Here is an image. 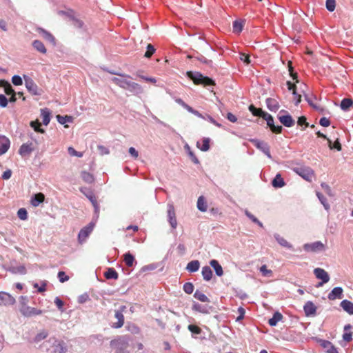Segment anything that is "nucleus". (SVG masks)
<instances>
[{"instance_id":"59","label":"nucleus","mask_w":353,"mask_h":353,"mask_svg":"<svg viewBox=\"0 0 353 353\" xmlns=\"http://www.w3.org/2000/svg\"><path fill=\"white\" fill-rule=\"evenodd\" d=\"M12 82L15 85H21L23 83L21 77L18 75H14L12 77Z\"/></svg>"},{"instance_id":"2","label":"nucleus","mask_w":353,"mask_h":353,"mask_svg":"<svg viewBox=\"0 0 353 353\" xmlns=\"http://www.w3.org/2000/svg\"><path fill=\"white\" fill-rule=\"evenodd\" d=\"M42 346L49 353H66L68 350L66 342L54 337L50 338L45 341Z\"/></svg>"},{"instance_id":"60","label":"nucleus","mask_w":353,"mask_h":353,"mask_svg":"<svg viewBox=\"0 0 353 353\" xmlns=\"http://www.w3.org/2000/svg\"><path fill=\"white\" fill-rule=\"evenodd\" d=\"M58 278L61 283H63L67 281L69 279V276L65 274V273L63 271H60L58 273Z\"/></svg>"},{"instance_id":"29","label":"nucleus","mask_w":353,"mask_h":353,"mask_svg":"<svg viewBox=\"0 0 353 353\" xmlns=\"http://www.w3.org/2000/svg\"><path fill=\"white\" fill-rule=\"evenodd\" d=\"M50 112L48 109L44 108L41 110V117H42L43 123L45 125H48L50 121Z\"/></svg>"},{"instance_id":"47","label":"nucleus","mask_w":353,"mask_h":353,"mask_svg":"<svg viewBox=\"0 0 353 353\" xmlns=\"http://www.w3.org/2000/svg\"><path fill=\"white\" fill-rule=\"evenodd\" d=\"M30 126L32 128H34V131H36L37 132L43 133L45 132L43 129L40 128L41 123H39V121L38 120L31 121Z\"/></svg>"},{"instance_id":"44","label":"nucleus","mask_w":353,"mask_h":353,"mask_svg":"<svg viewBox=\"0 0 353 353\" xmlns=\"http://www.w3.org/2000/svg\"><path fill=\"white\" fill-rule=\"evenodd\" d=\"M81 176L83 180L88 183H92L94 181L93 176L88 172H82Z\"/></svg>"},{"instance_id":"26","label":"nucleus","mask_w":353,"mask_h":353,"mask_svg":"<svg viewBox=\"0 0 353 353\" xmlns=\"http://www.w3.org/2000/svg\"><path fill=\"white\" fill-rule=\"evenodd\" d=\"M285 182L280 174H277L272 181V185L276 188H282L285 185Z\"/></svg>"},{"instance_id":"11","label":"nucleus","mask_w":353,"mask_h":353,"mask_svg":"<svg viewBox=\"0 0 353 353\" xmlns=\"http://www.w3.org/2000/svg\"><path fill=\"white\" fill-rule=\"evenodd\" d=\"M286 111L281 110L279 112V115L278 116L279 120L280 122L285 127H292L295 124L294 120L290 114L282 115V113H285Z\"/></svg>"},{"instance_id":"56","label":"nucleus","mask_w":353,"mask_h":353,"mask_svg":"<svg viewBox=\"0 0 353 353\" xmlns=\"http://www.w3.org/2000/svg\"><path fill=\"white\" fill-rule=\"evenodd\" d=\"M154 47L152 44H148L147 46V51L145 52L144 56L147 58H150L154 53Z\"/></svg>"},{"instance_id":"36","label":"nucleus","mask_w":353,"mask_h":353,"mask_svg":"<svg viewBox=\"0 0 353 353\" xmlns=\"http://www.w3.org/2000/svg\"><path fill=\"white\" fill-rule=\"evenodd\" d=\"M202 276L205 281H210L212 276V271L208 266H204L202 268Z\"/></svg>"},{"instance_id":"35","label":"nucleus","mask_w":353,"mask_h":353,"mask_svg":"<svg viewBox=\"0 0 353 353\" xmlns=\"http://www.w3.org/2000/svg\"><path fill=\"white\" fill-rule=\"evenodd\" d=\"M104 276L107 279H117L119 277L118 273L113 268H108L104 273Z\"/></svg>"},{"instance_id":"57","label":"nucleus","mask_w":353,"mask_h":353,"mask_svg":"<svg viewBox=\"0 0 353 353\" xmlns=\"http://www.w3.org/2000/svg\"><path fill=\"white\" fill-rule=\"evenodd\" d=\"M183 288L185 292L189 294H192L194 291V285L191 283H185Z\"/></svg>"},{"instance_id":"41","label":"nucleus","mask_w":353,"mask_h":353,"mask_svg":"<svg viewBox=\"0 0 353 353\" xmlns=\"http://www.w3.org/2000/svg\"><path fill=\"white\" fill-rule=\"evenodd\" d=\"M57 119L58 122L61 124H65L66 123H72L73 121V118L71 116H61L57 115Z\"/></svg>"},{"instance_id":"42","label":"nucleus","mask_w":353,"mask_h":353,"mask_svg":"<svg viewBox=\"0 0 353 353\" xmlns=\"http://www.w3.org/2000/svg\"><path fill=\"white\" fill-rule=\"evenodd\" d=\"M316 196L319 199L321 204L323 205L326 210H328L330 208V204L327 202L326 198L319 192H316Z\"/></svg>"},{"instance_id":"45","label":"nucleus","mask_w":353,"mask_h":353,"mask_svg":"<svg viewBox=\"0 0 353 353\" xmlns=\"http://www.w3.org/2000/svg\"><path fill=\"white\" fill-rule=\"evenodd\" d=\"M34 310H35L34 307H29V306H26V307H23L21 309V313L24 316H33L34 315Z\"/></svg>"},{"instance_id":"19","label":"nucleus","mask_w":353,"mask_h":353,"mask_svg":"<svg viewBox=\"0 0 353 353\" xmlns=\"http://www.w3.org/2000/svg\"><path fill=\"white\" fill-rule=\"evenodd\" d=\"M304 312L306 316L314 315L316 311V307L312 301H307L304 307Z\"/></svg>"},{"instance_id":"13","label":"nucleus","mask_w":353,"mask_h":353,"mask_svg":"<svg viewBox=\"0 0 353 353\" xmlns=\"http://www.w3.org/2000/svg\"><path fill=\"white\" fill-rule=\"evenodd\" d=\"M323 244L320 241H316L312 243H305L303 248L307 252H316L323 249Z\"/></svg>"},{"instance_id":"51","label":"nucleus","mask_w":353,"mask_h":353,"mask_svg":"<svg viewBox=\"0 0 353 353\" xmlns=\"http://www.w3.org/2000/svg\"><path fill=\"white\" fill-rule=\"evenodd\" d=\"M185 149L187 150L190 157L191 158L192 161L194 163H199V160L198 159L196 158V157L194 155V154L193 153V152L191 150L190 146L188 145H185Z\"/></svg>"},{"instance_id":"53","label":"nucleus","mask_w":353,"mask_h":353,"mask_svg":"<svg viewBox=\"0 0 353 353\" xmlns=\"http://www.w3.org/2000/svg\"><path fill=\"white\" fill-rule=\"evenodd\" d=\"M326 8L330 12H332L335 10L336 8V1L335 0H327L325 3Z\"/></svg>"},{"instance_id":"50","label":"nucleus","mask_w":353,"mask_h":353,"mask_svg":"<svg viewBox=\"0 0 353 353\" xmlns=\"http://www.w3.org/2000/svg\"><path fill=\"white\" fill-rule=\"evenodd\" d=\"M260 272L263 276L270 277L272 275V271L267 268L266 265H263L260 268Z\"/></svg>"},{"instance_id":"8","label":"nucleus","mask_w":353,"mask_h":353,"mask_svg":"<svg viewBox=\"0 0 353 353\" xmlns=\"http://www.w3.org/2000/svg\"><path fill=\"white\" fill-rule=\"evenodd\" d=\"M251 142L256 148L261 150L269 159H272L270 148L265 142L257 139H252L251 140Z\"/></svg>"},{"instance_id":"16","label":"nucleus","mask_w":353,"mask_h":353,"mask_svg":"<svg viewBox=\"0 0 353 353\" xmlns=\"http://www.w3.org/2000/svg\"><path fill=\"white\" fill-rule=\"evenodd\" d=\"M10 147V141L4 136H0V155L6 153Z\"/></svg>"},{"instance_id":"15","label":"nucleus","mask_w":353,"mask_h":353,"mask_svg":"<svg viewBox=\"0 0 353 353\" xmlns=\"http://www.w3.org/2000/svg\"><path fill=\"white\" fill-rule=\"evenodd\" d=\"M25 84L28 90L31 92L32 94H38L37 92V85L34 83V82L30 78L25 79Z\"/></svg>"},{"instance_id":"37","label":"nucleus","mask_w":353,"mask_h":353,"mask_svg":"<svg viewBox=\"0 0 353 353\" xmlns=\"http://www.w3.org/2000/svg\"><path fill=\"white\" fill-rule=\"evenodd\" d=\"M245 21L243 20H236L233 23V32L240 33L244 26Z\"/></svg>"},{"instance_id":"40","label":"nucleus","mask_w":353,"mask_h":353,"mask_svg":"<svg viewBox=\"0 0 353 353\" xmlns=\"http://www.w3.org/2000/svg\"><path fill=\"white\" fill-rule=\"evenodd\" d=\"M353 105V101L351 99H343L341 103V108L343 110H347Z\"/></svg>"},{"instance_id":"10","label":"nucleus","mask_w":353,"mask_h":353,"mask_svg":"<svg viewBox=\"0 0 353 353\" xmlns=\"http://www.w3.org/2000/svg\"><path fill=\"white\" fill-rule=\"evenodd\" d=\"M168 220L171 227L173 229H176L177 226V221L176 219L174 208L172 203H169L168 205Z\"/></svg>"},{"instance_id":"48","label":"nucleus","mask_w":353,"mask_h":353,"mask_svg":"<svg viewBox=\"0 0 353 353\" xmlns=\"http://www.w3.org/2000/svg\"><path fill=\"white\" fill-rule=\"evenodd\" d=\"M327 140L328 143V146L330 149L335 148L338 151L341 150V145L338 139L334 142V144L332 143V141L330 139H327Z\"/></svg>"},{"instance_id":"31","label":"nucleus","mask_w":353,"mask_h":353,"mask_svg":"<svg viewBox=\"0 0 353 353\" xmlns=\"http://www.w3.org/2000/svg\"><path fill=\"white\" fill-rule=\"evenodd\" d=\"M210 138H203L202 140V145H200V143L197 142L196 146L201 151L206 152V151L209 150V149H210Z\"/></svg>"},{"instance_id":"54","label":"nucleus","mask_w":353,"mask_h":353,"mask_svg":"<svg viewBox=\"0 0 353 353\" xmlns=\"http://www.w3.org/2000/svg\"><path fill=\"white\" fill-rule=\"evenodd\" d=\"M188 330L194 334H200L201 333V329L195 325H189Z\"/></svg>"},{"instance_id":"1","label":"nucleus","mask_w":353,"mask_h":353,"mask_svg":"<svg viewBox=\"0 0 353 353\" xmlns=\"http://www.w3.org/2000/svg\"><path fill=\"white\" fill-rule=\"evenodd\" d=\"M114 74L120 76V77H114L112 79V82L116 85L123 89L128 90V91L135 94H141L143 92L142 87L139 84L130 81V76L128 74H121L117 73Z\"/></svg>"},{"instance_id":"64","label":"nucleus","mask_w":353,"mask_h":353,"mask_svg":"<svg viewBox=\"0 0 353 353\" xmlns=\"http://www.w3.org/2000/svg\"><path fill=\"white\" fill-rule=\"evenodd\" d=\"M8 99L3 94H0V106L6 108L8 105Z\"/></svg>"},{"instance_id":"17","label":"nucleus","mask_w":353,"mask_h":353,"mask_svg":"<svg viewBox=\"0 0 353 353\" xmlns=\"http://www.w3.org/2000/svg\"><path fill=\"white\" fill-rule=\"evenodd\" d=\"M343 289L341 287L334 288L328 294L330 300H334L336 299H342Z\"/></svg>"},{"instance_id":"25","label":"nucleus","mask_w":353,"mask_h":353,"mask_svg":"<svg viewBox=\"0 0 353 353\" xmlns=\"http://www.w3.org/2000/svg\"><path fill=\"white\" fill-rule=\"evenodd\" d=\"M123 261L126 266L129 268L132 267L134 265V263H136V261L134 256L129 252L123 255Z\"/></svg>"},{"instance_id":"12","label":"nucleus","mask_w":353,"mask_h":353,"mask_svg":"<svg viewBox=\"0 0 353 353\" xmlns=\"http://www.w3.org/2000/svg\"><path fill=\"white\" fill-rule=\"evenodd\" d=\"M314 274L316 277L322 281L321 283H319V286L323 285L324 283H326L330 280V276L326 271L321 268H316L314 270Z\"/></svg>"},{"instance_id":"6","label":"nucleus","mask_w":353,"mask_h":353,"mask_svg":"<svg viewBox=\"0 0 353 353\" xmlns=\"http://www.w3.org/2000/svg\"><path fill=\"white\" fill-rule=\"evenodd\" d=\"M95 225V223L92 221L87 226L82 228L78 235V239L80 243L85 241L87 237L93 230Z\"/></svg>"},{"instance_id":"43","label":"nucleus","mask_w":353,"mask_h":353,"mask_svg":"<svg viewBox=\"0 0 353 353\" xmlns=\"http://www.w3.org/2000/svg\"><path fill=\"white\" fill-rule=\"evenodd\" d=\"M249 110L252 113L254 116H258L263 118V113H265L261 108H256L253 105H250L249 106Z\"/></svg>"},{"instance_id":"38","label":"nucleus","mask_w":353,"mask_h":353,"mask_svg":"<svg viewBox=\"0 0 353 353\" xmlns=\"http://www.w3.org/2000/svg\"><path fill=\"white\" fill-rule=\"evenodd\" d=\"M197 208L201 212L207 211L208 205L203 196H199L198 199Z\"/></svg>"},{"instance_id":"63","label":"nucleus","mask_w":353,"mask_h":353,"mask_svg":"<svg viewBox=\"0 0 353 353\" xmlns=\"http://www.w3.org/2000/svg\"><path fill=\"white\" fill-rule=\"evenodd\" d=\"M99 152L101 155L108 154L110 153L109 149L104 145H98L97 147Z\"/></svg>"},{"instance_id":"30","label":"nucleus","mask_w":353,"mask_h":353,"mask_svg":"<svg viewBox=\"0 0 353 353\" xmlns=\"http://www.w3.org/2000/svg\"><path fill=\"white\" fill-rule=\"evenodd\" d=\"M32 46L35 50H37L38 52L46 54V48L44 46V44L39 40H34L32 42Z\"/></svg>"},{"instance_id":"62","label":"nucleus","mask_w":353,"mask_h":353,"mask_svg":"<svg viewBox=\"0 0 353 353\" xmlns=\"http://www.w3.org/2000/svg\"><path fill=\"white\" fill-rule=\"evenodd\" d=\"M72 24L77 28H81L83 26V23L82 21L75 18L72 19Z\"/></svg>"},{"instance_id":"46","label":"nucleus","mask_w":353,"mask_h":353,"mask_svg":"<svg viewBox=\"0 0 353 353\" xmlns=\"http://www.w3.org/2000/svg\"><path fill=\"white\" fill-rule=\"evenodd\" d=\"M194 298L201 302H209V299L201 292L196 290L194 294Z\"/></svg>"},{"instance_id":"4","label":"nucleus","mask_w":353,"mask_h":353,"mask_svg":"<svg viewBox=\"0 0 353 353\" xmlns=\"http://www.w3.org/2000/svg\"><path fill=\"white\" fill-rule=\"evenodd\" d=\"M110 345L114 350V353H130V352L128 351L129 346L128 341L124 337L112 340L110 342Z\"/></svg>"},{"instance_id":"14","label":"nucleus","mask_w":353,"mask_h":353,"mask_svg":"<svg viewBox=\"0 0 353 353\" xmlns=\"http://www.w3.org/2000/svg\"><path fill=\"white\" fill-rule=\"evenodd\" d=\"M15 299L9 294L6 292H0V305H13Z\"/></svg>"},{"instance_id":"28","label":"nucleus","mask_w":353,"mask_h":353,"mask_svg":"<svg viewBox=\"0 0 353 353\" xmlns=\"http://www.w3.org/2000/svg\"><path fill=\"white\" fill-rule=\"evenodd\" d=\"M200 267V263L197 260L192 261L187 265L186 269L190 272H196Z\"/></svg>"},{"instance_id":"58","label":"nucleus","mask_w":353,"mask_h":353,"mask_svg":"<svg viewBox=\"0 0 353 353\" xmlns=\"http://www.w3.org/2000/svg\"><path fill=\"white\" fill-rule=\"evenodd\" d=\"M321 185L328 196H334V194L331 190V188L327 183H322Z\"/></svg>"},{"instance_id":"34","label":"nucleus","mask_w":353,"mask_h":353,"mask_svg":"<svg viewBox=\"0 0 353 353\" xmlns=\"http://www.w3.org/2000/svg\"><path fill=\"white\" fill-rule=\"evenodd\" d=\"M274 238L281 246L289 249L292 248V245L289 243L284 238L281 237L279 234H275Z\"/></svg>"},{"instance_id":"39","label":"nucleus","mask_w":353,"mask_h":353,"mask_svg":"<svg viewBox=\"0 0 353 353\" xmlns=\"http://www.w3.org/2000/svg\"><path fill=\"white\" fill-rule=\"evenodd\" d=\"M323 346L328 353H338L336 348L330 341H323Z\"/></svg>"},{"instance_id":"32","label":"nucleus","mask_w":353,"mask_h":353,"mask_svg":"<svg viewBox=\"0 0 353 353\" xmlns=\"http://www.w3.org/2000/svg\"><path fill=\"white\" fill-rule=\"evenodd\" d=\"M115 317L118 319V322L114 324V327L119 328L123 326L124 323V316L121 312L116 311Z\"/></svg>"},{"instance_id":"3","label":"nucleus","mask_w":353,"mask_h":353,"mask_svg":"<svg viewBox=\"0 0 353 353\" xmlns=\"http://www.w3.org/2000/svg\"><path fill=\"white\" fill-rule=\"evenodd\" d=\"M187 76L193 81L195 84L203 85L204 86H212L214 85V82L212 79L208 77H204L200 72H188Z\"/></svg>"},{"instance_id":"21","label":"nucleus","mask_w":353,"mask_h":353,"mask_svg":"<svg viewBox=\"0 0 353 353\" xmlns=\"http://www.w3.org/2000/svg\"><path fill=\"white\" fill-rule=\"evenodd\" d=\"M0 87L3 88L5 93L8 95H13L15 92L10 83L6 80H0Z\"/></svg>"},{"instance_id":"27","label":"nucleus","mask_w":353,"mask_h":353,"mask_svg":"<svg viewBox=\"0 0 353 353\" xmlns=\"http://www.w3.org/2000/svg\"><path fill=\"white\" fill-rule=\"evenodd\" d=\"M44 195L42 193H38L33 196V197L31 199V204L37 207L41 203H42L44 200Z\"/></svg>"},{"instance_id":"23","label":"nucleus","mask_w":353,"mask_h":353,"mask_svg":"<svg viewBox=\"0 0 353 353\" xmlns=\"http://www.w3.org/2000/svg\"><path fill=\"white\" fill-rule=\"evenodd\" d=\"M210 264L214 270L217 276H223V268L216 260H215V259L211 260L210 262Z\"/></svg>"},{"instance_id":"18","label":"nucleus","mask_w":353,"mask_h":353,"mask_svg":"<svg viewBox=\"0 0 353 353\" xmlns=\"http://www.w3.org/2000/svg\"><path fill=\"white\" fill-rule=\"evenodd\" d=\"M38 32L44 39L51 43L52 45H55V39L54 36L49 32L43 28H39Z\"/></svg>"},{"instance_id":"61","label":"nucleus","mask_w":353,"mask_h":353,"mask_svg":"<svg viewBox=\"0 0 353 353\" xmlns=\"http://www.w3.org/2000/svg\"><path fill=\"white\" fill-rule=\"evenodd\" d=\"M68 153L71 155V156H76V157H81L83 156V153L82 152H77L72 147H69L68 149Z\"/></svg>"},{"instance_id":"5","label":"nucleus","mask_w":353,"mask_h":353,"mask_svg":"<svg viewBox=\"0 0 353 353\" xmlns=\"http://www.w3.org/2000/svg\"><path fill=\"white\" fill-rule=\"evenodd\" d=\"M80 191L90 200V201L92 203L94 208V212L97 215V218H98L99 213V205L97 203V199L94 194L88 188H81L80 189Z\"/></svg>"},{"instance_id":"22","label":"nucleus","mask_w":353,"mask_h":353,"mask_svg":"<svg viewBox=\"0 0 353 353\" xmlns=\"http://www.w3.org/2000/svg\"><path fill=\"white\" fill-rule=\"evenodd\" d=\"M340 305L349 314H353V303L347 300H343L341 302Z\"/></svg>"},{"instance_id":"20","label":"nucleus","mask_w":353,"mask_h":353,"mask_svg":"<svg viewBox=\"0 0 353 353\" xmlns=\"http://www.w3.org/2000/svg\"><path fill=\"white\" fill-rule=\"evenodd\" d=\"M266 105L268 108L272 112H276L279 108V102L272 98H268L266 99Z\"/></svg>"},{"instance_id":"55","label":"nucleus","mask_w":353,"mask_h":353,"mask_svg":"<svg viewBox=\"0 0 353 353\" xmlns=\"http://www.w3.org/2000/svg\"><path fill=\"white\" fill-rule=\"evenodd\" d=\"M17 215L21 220H26L28 218V213L25 208H20L17 212Z\"/></svg>"},{"instance_id":"49","label":"nucleus","mask_w":353,"mask_h":353,"mask_svg":"<svg viewBox=\"0 0 353 353\" xmlns=\"http://www.w3.org/2000/svg\"><path fill=\"white\" fill-rule=\"evenodd\" d=\"M305 100L308 102L310 106H312L314 109H315L317 111L323 112V108H322L317 104L314 103L313 101L307 95H305Z\"/></svg>"},{"instance_id":"24","label":"nucleus","mask_w":353,"mask_h":353,"mask_svg":"<svg viewBox=\"0 0 353 353\" xmlns=\"http://www.w3.org/2000/svg\"><path fill=\"white\" fill-rule=\"evenodd\" d=\"M33 150L32 143H24L19 148V154L22 156H26L30 154Z\"/></svg>"},{"instance_id":"33","label":"nucleus","mask_w":353,"mask_h":353,"mask_svg":"<svg viewBox=\"0 0 353 353\" xmlns=\"http://www.w3.org/2000/svg\"><path fill=\"white\" fill-rule=\"evenodd\" d=\"M283 318V315L279 312H275L273 316L269 319L268 323L271 326H275Z\"/></svg>"},{"instance_id":"7","label":"nucleus","mask_w":353,"mask_h":353,"mask_svg":"<svg viewBox=\"0 0 353 353\" xmlns=\"http://www.w3.org/2000/svg\"><path fill=\"white\" fill-rule=\"evenodd\" d=\"M263 119L267 121V125L270 127V130L272 132L279 134L281 133L282 131V126L281 125H275L274 123V119L268 112L263 113Z\"/></svg>"},{"instance_id":"9","label":"nucleus","mask_w":353,"mask_h":353,"mask_svg":"<svg viewBox=\"0 0 353 353\" xmlns=\"http://www.w3.org/2000/svg\"><path fill=\"white\" fill-rule=\"evenodd\" d=\"M294 171L302 178L307 181H310L314 176L313 170L308 168H297L294 169Z\"/></svg>"},{"instance_id":"52","label":"nucleus","mask_w":353,"mask_h":353,"mask_svg":"<svg viewBox=\"0 0 353 353\" xmlns=\"http://www.w3.org/2000/svg\"><path fill=\"white\" fill-rule=\"evenodd\" d=\"M47 336L48 332L43 330L36 335L34 338V341L37 343L40 342L41 341L45 339Z\"/></svg>"}]
</instances>
